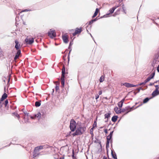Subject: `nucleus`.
<instances>
[{
	"instance_id": "17",
	"label": "nucleus",
	"mask_w": 159,
	"mask_h": 159,
	"mask_svg": "<svg viewBox=\"0 0 159 159\" xmlns=\"http://www.w3.org/2000/svg\"><path fill=\"white\" fill-rule=\"evenodd\" d=\"M12 115L13 116H16L17 118H18L19 120L20 117V116L17 113L13 112L12 113Z\"/></svg>"
},
{
	"instance_id": "43",
	"label": "nucleus",
	"mask_w": 159,
	"mask_h": 159,
	"mask_svg": "<svg viewBox=\"0 0 159 159\" xmlns=\"http://www.w3.org/2000/svg\"><path fill=\"white\" fill-rule=\"evenodd\" d=\"M157 71L159 72V65H158L157 67Z\"/></svg>"
},
{
	"instance_id": "16",
	"label": "nucleus",
	"mask_w": 159,
	"mask_h": 159,
	"mask_svg": "<svg viewBox=\"0 0 159 159\" xmlns=\"http://www.w3.org/2000/svg\"><path fill=\"white\" fill-rule=\"evenodd\" d=\"M99 11V9L98 8H96V9L94 13V14L93 16H92V18H93L95 17H96L98 15V14Z\"/></svg>"
},
{
	"instance_id": "58",
	"label": "nucleus",
	"mask_w": 159,
	"mask_h": 159,
	"mask_svg": "<svg viewBox=\"0 0 159 159\" xmlns=\"http://www.w3.org/2000/svg\"><path fill=\"white\" fill-rule=\"evenodd\" d=\"M4 82H5V80H4Z\"/></svg>"
},
{
	"instance_id": "19",
	"label": "nucleus",
	"mask_w": 159,
	"mask_h": 159,
	"mask_svg": "<svg viewBox=\"0 0 159 159\" xmlns=\"http://www.w3.org/2000/svg\"><path fill=\"white\" fill-rule=\"evenodd\" d=\"M111 153L112 158L114 159H117L116 155V153L115 152L113 153L112 151H111Z\"/></svg>"
},
{
	"instance_id": "52",
	"label": "nucleus",
	"mask_w": 159,
	"mask_h": 159,
	"mask_svg": "<svg viewBox=\"0 0 159 159\" xmlns=\"http://www.w3.org/2000/svg\"><path fill=\"white\" fill-rule=\"evenodd\" d=\"M125 98H124L122 100V101L123 102H124V101H125Z\"/></svg>"
},
{
	"instance_id": "23",
	"label": "nucleus",
	"mask_w": 159,
	"mask_h": 159,
	"mask_svg": "<svg viewBox=\"0 0 159 159\" xmlns=\"http://www.w3.org/2000/svg\"><path fill=\"white\" fill-rule=\"evenodd\" d=\"M115 8L113 7L111 9L109 10V12H110L109 14H112L113 13L115 10Z\"/></svg>"
},
{
	"instance_id": "8",
	"label": "nucleus",
	"mask_w": 159,
	"mask_h": 159,
	"mask_svg": "<svg viewBox=\"0 0 159 159\" xmlns=\"http://www.w3.org/2000/svg\"><path fill=\"white\" fill-rule=\"evenodd\" d=\"M69 36L67 33L64 34L62 35V39L63 42L65 43H67L69 42Z\"/></svg>"
},
{
	"instance_id": "33",
	"label": "nucleus",
	"mask_w": 159,
	"mask_h": 159,
	"mask_svg": "<svg viewBox=\"0 0 159 159\" xmlns=\"http://www.w3.org/2000/svg\"><path fill=\"white\" fill-rule=\"evenodd\" d=\"M94 21H95L94 20H91V21H90L89 22V25H90L92 24L93 23V22Z\"/></svg>"
},
{
	"instance_id": "34",
	"label": "nucleus",
	"mask_w": 159,
	"mask_h": 159,
	"mask_svg": "<svg viewBox=\"0 0 159 159\" xmlns=\"http://www.w3.org/2000/svg\"><path fill=\"white\" fill-rule=\"evenodd\" d=\"M146 83L145 82V81H144L143 82H142V83H140L139 85H144L146 84Z\"/></svg>"
},
{
	"instance_id": "1",
	"label": "nucleus",
	"mask_w": 159,
	"mask_h": 159,
	"mask_svg": "<svg viewBox=\"0 0 159 159\" xmlns=\"http://www.w3.org/2000/svg\"><path fill=\"white\" fill-rule=\"evenodd\" d=\"M86 130V128L80 122L77 123V127L75 129V132L72 134V135L74 136L76 135H81L83 134Z\"/></svg>"
},
{
	"instance_id": "9",
	"label": "nucleus",
	"mask_w": 159,
	"mask_h": 159,
	"mask_svg": "<svg viewBox=\"0 0 159 159\" xmlns=\"http://www.w3.org/2000/svg\"><path fill=\"white\" fill-rule=\"evenodd\" d=\"M48 35L50 38H53L56 36V33L54 30H50L48 33Z\"/></svg>"
},
{
	"instance_id": "46",
	"label": "nucleus",
	"mask_w": 159,
	"mask_h": 159,
	"mask_svg": "<svg viewBox=\"0 0 159 159\" xmlns=\"http://www.w3.org/2000/svg\"><path fill=\"white\" fill-rule=\"evenodd\" d=\"M72 157L73 158H75V156H74V151L73 152V155H72Z\"/></svg>"
},
{
	"instance_id": "4",
	"label": "nucleus",
	"mask_w": 159,
	"mask_h": 159,
	"mask_svg": "<svg viewBox=\"0 0 159 159\" xmlns=\"http://www.w3.org/2000/svg\"><path fill=\"white\" fill-rule=\"evenodd\" d=\"M155 83L156 84L155 85L156 89L152 94L153 97H155L159 94V80L156 81Z\"/></svg>"
},
{
	"instance_id": "57",
	"label": "nucleus",
	"mask_w": 159,
	"mask_h": 159,
	"mask_svg": "<svg viewBox=\"0 0 159 159\" xmlns=\"http://www.w3.org/2000/svg\"><path fill=\"white\" fill-rule=\"evenodd\" d=\"M75 37H74V38H73V39H75Z\"/></svg>"
},
{
	"instance_id": "50",
	"label": "nucleus",
	"mask_w": 159,
	"mask_h": 159,
	"mask_svg": "<svg viewBox=\"0 0 159 159\" xmlns=\"http://www.w3.org/2000/svg\"><path fill=\"white\" fill-rule=\"evenodd\" d=\"M120 102L121 103H122L123 104V103H124V102H123L122 100H121Z\"/></svg>"
},
{
	"instance_id": "29",
	"label": "nucleus",
	"mask_w": 159,
	"mask_h": 159,
	"mask_svg": "<svg viewBox=\"0 0 159 159\" xmlns=\"http://www.w3.org/2000/svg\"><path fill=\"white\" fill-rule=\"evenodd\" d=\"M152 79L150 76H149L145 81L146 83Z\"/></svg>"
},
{
	"instance_id": "21",
	"label": "nucleus",
	"mask_w": 159,
	"mask_h": 159,
	"mask_svg": "<svg viewBox=\"0 0 159 159\" xmlns=\"http://www.w3.org/2000/svg\"><path fill=\"white\" fill-rule=\"evenodd\" d=\"M105 76L104 75H102L99 79V81L100 83L102 82L104 80Z\"/></svg>"
},
{
	"instance_id": "3",
	"label": "nucleus",
	"mask_w": 159,
	"mask_h": 159,
	"mask_svg": "<svg viewBox=\"0 0 159 159\" xmlns=\"http://www.w3.org/2000/svg\"><path fill=\"white\" fill-rule=\"evenodd\" d=\"M62 75L61 78V83L62 87H64L65 83V68L64 65H63V67L62 69Z\"/></svg>"
},
{
	"instance_id": "10",
	"label": "nucleus",
	"mask_w": 159,
	"mask_h": 159,
	"mask_svg": "<svg viewBox=\"0 0 159 159\" xmlns=\"http://www.w3.org/2000/svg\"><path fill=\"white\" fill-rule=\"evenodd\" d=\"M34 40L33 38L30 39L26 38L25 40V43L27 44H31L34 42Z\"/></svg>"
},
{
	"instance_id": "47",
	"label": "nucleus",
	"mask_w": 159,
	"mask_h": 159,
	"mask_svg": "<svg viewBox=\"0 0 159 159\" xmlns=\"http://www.w3.org/2000/svg\"><path fill=\"white\" fill-rule=\"evenodd\" d=\"M98 17H96L95 19H93V20H95V21L97 20H98Z\"/></svg>"
},
{
	"instance_id": "38",
	"label": "nucleus",
	"mask_w": 159,
	"mask_h": 159,
	"mask_svg": "<svg viewBox=\"0 0 159 159\" xmlns=\"http://www.w3.org/2000/svg\"><path fill=\"white\" fill-rule=\"evenodd\" d=\"M99 97V95L98 94H96L95 95V99H97Z\"/></svg>"
},
{
	"instance_id": "26",
	"label": "nucleus",
	"mask_w": 159,
	"mask_h": 159,
	"mask_svg": "<svg viewBox=\"0 0 159 159\" xmlns=\"http://www.w3.org/2000/svg\"><path fill=\"white\" fill-rule=\"evenodd\" d=\"M110 114L109 113H107L105 115V118H108L110 117Z\"/></svg>"
},
{
	"instance_id": "27",
	"label": "nucleus",
	"mask_w": 159,
	"mask_h": 159,
	"mask_svg": "<svg viewBox=\"0 0 159 159\" xmlns=\"http://www.w3.org/2000/svg\"><path fill=\"white\" fill-rule=\"evenodd\" d=\"M149 100V99L148 98H146L145 99H144L143 101V103H146Z\"/></svg>"
},
{
	"instance_id": "28",
	"label": "nucleus",
	"mask_w": 159,
	"mask_h": 159,
	"mask_svg": "<svg viewBox=\"0 0 159 159\" xmlns=\"http://www.w3.org/2000/svg\"><path fill=\"white\" fill-rule=\"evenodd\" d=\"M155 75V72H153L151 73L150 75L149 76H150L151 79H152L153 78L154 75Z\"/></svg>"
},
{
	"instance_id": "22",
	"label": "nucleus",
	"mask_w": 159,
	"mask_h": 159,
	"mask_svg": "<svg viewBox=\"0 0 159 159\" xmlns=\"http://www.w3.org/2000/svg\"><path fill=\"white\" fill-rule=\"evenodd\" d=\"M35 105L36 107H39L40 106L41 103L39 102L36 101L35 102Z\"/></svg>"
},
{
	"instance_id": "24",
	"label": "nucleus",
	"mask_w": 159,
	"mask_h": 159,
	"mask_svg": "<svg viewBox=\"0 0 159 159\" xmlns=\"http://www.w3.org/2000/svg\"><path fill=\"white\" fill-rule=\"evenodd\" d=\"M35 117L39 118L41 116V114L40 112L38 113L37 114L35 115Z\"/></svg>"
},
{
	"instance_id": "25",
	"label": "nucleus",
	"mask_w": 159,
	"mask_h": 159,
	"mask_svg": "<svg viewBox=\"0 0 159 159\" xmlns=\"http://www.w3.org/2000/svg\"><path fill=\"white\" fill-rule=\"evenodd\" d=\"M55 83L57 84L55 89L57 91V90H58L59 89V86L58 85H57V84H58V85H59V82L57 81H56L55 82Z\"/></svg>"
},
{
	"instance_id": "53",
	"label": "nucleus",
	"mask_w": 159,
	"mask_h": 159,
	"mask_svg": "<svg viewBox=\"0 0 159 159\" xmlns=\"http://www.w3.org/2000/svg\"><path fill=\"white\" fill-rule=\"evenodd\" d=\"M69 55L68 56V61H69Z\"/></svg>"
},
{
	"instance_id": "44",
	"label": "nucleus",
	"mask_w": 159,
	"mask_h": 159,
	"mask_svg": "<svg viewBox=\"0 0 159 159\" xmlns=\"http://www.w3.org/2000/svg\"><path fill=\"white\" fill-rule=\"evenodd\" d=\"M102 91H99L98 92V94H99L98 95H100L102 94Z\"/></svg>"
},
{
	"instance_id": "14",
	"label": "nucleus",
	"mask_w": 159,
	"mask_h": 159,
	"mask_svg": "<svg viewBox=\"0 0 159 159\" xmlns=\"http://www.w3.org/2000/svg\"><path fill=\"white\" fill-rule=\"evenodd\" d=\"M114 111L117 114H119L121 113V109L117 107H116L114 108Z\"/></svg>"
},
{
	"instance_id": "31",
	"label": "nucleus",
	"mask_w": 159,
	"mask_h": 159,
	"mask_svg": "<svg viewBox=\"0 0 159 159\" xmlns=\"http://www.w3.org/2000/svg\"><path fill=\"white\" fill-rule=\"evenodd\" d=\"M109 140H107V142H106V147H109Z\"/></svg>"
},
{
	"instance_id": "39",
	"label": "nucleus",
	"mask_w": 159,
	"mask_h": 159,
	"mask_svg": "<svg viewBox=\"0 0 159 159\" xmlns=\"http://www.w3.org/2000/svg\"><path fill=\"white\" fill-rule=\"evenodd\" d=\"M30 117L32 119H35L36 117H35V116L34 115V116H30Z\"/></svg>"
},
{
	"instance_id": "42",
	"label": "nucleus",
	"mask_w": 159,
	"mask_h": 159,
	"mask_svg": "<svg viewBox=\"0 0 159 159\" xmlns=\"http://www.w3.org/2000/svg\"><path fill=\"white\" fill-rule=\"evenodd\" d=\"M93 129H92V130H91V129H90V133L92 134H93Z\"/></svg>"
},
{
	"instance_id": "20",
	"label": "nucleus",
	"mask_w": 159,
	"mask_h": 159,
	"mask_svg": "<svg viewBox=\"0 0 159 159\" xmlns=\"http://www.w3.org/2000/svg\"><path fill=\"white\" fill-rule=\"evenodd\" d=\"M97 120V118L96 119V120H95L94 121V124L93 125V127L91 128V130L93 129L95 127L97 126V122L96 120Z\"/></svg>"
},
{
	"instance_id": "32",
	"label": "nucleus",
	"mask_w": 159,
	"mask_h": 159,
	"mask_svg": "<svg viewBox=\"0 0 159 159\" xmlns=\"http://www.w3.org/2000/svg\"><path fill=\"white\" fill-rule=\"evenodd\" d=\"M8 102V101L7 99L5 101L4 103L5 107H6L7 106Z\"/></svg>"
},
{
	"instance_id": "40",
	"label": "nucleus",
	"mask_w": 159,
	"mask_h": 159,
	"mask_svg": "<svg viewBox=\"0 0 159 159\" xmlns=\"http://www.w3.org/2000/svg\"><path fill=\"white\" fill-rule=\"evenodd\" d=\"M66 57V55H65L63 56V58L64 61L65 60V58Z\"/></svg>"
},
{
	"instance_id": "30",
	"label": "nucleus",
	"mask_w": 159,
	"mask_h": 159,
	"mask_svg": "<svg viewBox=\"0 0 159 159\" xmlns=\"http://www.w3.org/2000/svg\"><path fill=\"white\" fill-rule=\"evenodd\" d=\"M123 104L122 103H121L120 102H119L118 103V106L120 107V108H121L122 107V106H123Z\"/></svg>"
},
{
	"instance_id": "49",
	"label": "nucleus",
	"mask_w": 159,
	"mask_h": 159,
	"mask_svg": "<svg viewBox=\"0 0 159 159\" xmlns=\"http://www.w3.org/2000/svg\"><path fill=\"white\" fill-rule=\"evenodd\" d=\"M103 159H107V157L105 156H104L103 157Z\"/></svg>"
},
{
	"instance_id": "12",
	"label": "nucleus",
	"mask_w": 159,
	"mask_h": 159,
	"mask_svg": "<svg viewBox=\"0 0 159 159\" xmlns=\"http://www.w3.org/2000/svg\"><path fill=\"white\" fill-rule=\"evenodd\" d=\"M123 85L125 86L128 88H131L136 86V85H134L133 84H131L127 83H125L123 84Z\"/></svg>"
},
{
	"instance_id": "15",
	"label": "nucleus",
	"mask_w": 159,
	"mask_h": 159,
	"mask_svg": "<svg viewBox=\"0 0 159 159\" xmlns=\"http://www.w3.org/2000/svg\"><path fill=\"white\" fill-rule=\"evenodd\" d=\"M7 97V95L6 93H4V94L2 96L1 98V101H2L4 99H6Z\"/></svg>"
},
{
	"instance_id": "7",
	"label": "nucleus",
	"mask_w": 159,
	"mask_h": 159,
	"mask_svg": "<svg viewBox=\"0 0 159 159\" xmlns=\"http://www.w3.org/2000/svg\"><path fill=\"white\" fill-rule=\"evenodd\" d=\"M133 110L132 107L127 106L124 108L121 109V112H125V114H126Z\"/></svg>"
},
{
	"instance_id": "11",
	"label": "nucleus",
	"mask_w": 159,
	"mask_h": 159,
	"mask_svg": "<svg viewBox=\"0 0 159 159\" xmlns=\"http://www.w3.org/2000/svg\"><path fill=\"white\" fill-rule=\"evenodd\" d=\"M16 45L15 46V48L17 50H19L20 49V45L19 43V42L17 40H16L15 41Z\"/></svg>"
},
{
	"instance_id": "45",
	"label": "nucleus",
	"mask_w": 159,
	"mask_h": 159,
	"mask_svg": "<svg viewBox=\"0 0 159 159\" xmlns=\"http://www.w3.org/2000/svg\"><path fill=\"white\" fill-rule=\"evenodd\" d=\"M119 6H115L114 7H113L115 8V10Z\"/></svg>"
},
{
	"instance_id": "48",
	"label": "nucleus",
	"mask_w": 159,
	"mask_h": 159,
	"mask_svg": "<svg viewBox=\"0 0 159 159\" xmlns=\"http://www.w3.org/2000/svg\"><path fill=\"white\" fill-rule=\"evenodd\" d=\"M60 159H64V157H60Z\"/></svg>"
},
{
	"instance_id": "5",
	"label": "nucleus",
	"mask_w": 159,
	"mask_h": 159,
	"mask_svg": "<svg viewBox=\"0 0 159 159\" xmlns=\"http://www.w3.org/2000/svg\"><path fill=\"white\" fill-rule=\"evenodd\" d=\"M77 127V124L74 119H71L70 121V128L71 130L74 132Z\"/></svg>"
},
{
	"instance_id": "6",
	"label": "nucleus",
	"mask_w": 159,
	"mask_h": 159,
	"mask_svg": "<svg viewBox=\"0 0 159 159\" xmlns=\"http://www.w3.org/2000/svg\"><path fill=\"white\" fill-rule=\"evenodd\" d=\"M46 147L45 145H42L39 146H37L35 147L34 149V150L33 152V156L35 157L36 156V153L37 152H38L40 150L42 149L43 148H46Z\"/></svg>"
},
{
	"instance_id": "2",
	"label": "nucleus",
	"mask_w": 159,
	"mask_h": 159,
	"mask_svg": "<svg viewBox=\"0 0 159 159\" xmlns=\"http://www.w3.org/2000/svg\"><path fill=\"white\" fill-rule=\"evenodd\" d=\"M82 27L80 28H75V30H70V31L71 33L70 34H72L73 36H75L76 35H79L82 31ZM70 36H71V34H70Z\"/></svg>"
},
{
	"instance_id": "36",
	"label": "nucleus",
	"mask_w": 159,
	"mask_h": 159,
	"mask_svg": "<svg viewBox=\"0 0 159 159\" xmlns=\"http://www.w3.org/2000/svg\"><path fill=\"white\" fill-rule=\"evenodd\" d=\"M113 131H111L110 134L109 135V136H110L112 138V135H113Z\"/></svg>"
},
{
	"instance_id": "13",
	"label": "nucleus",
	"mask_w": 159,
	"mask_h": 159,
	"mask_svg": "<svg viewBox=\"0 0 159 159\" xmlns=\"http://www.w3.org/2000/svg\"><path fill=\"white\" fill-rule=\"evenodd\" d=\"M21 54V51L20 50H17V52L16 54V55L14 58V60H16L20 56Z\"/></svg>"
},
{
	"instance_id": "41",
	"label": "nucleus",
	"mask_w": 159,
	"mask_h": 159,
	"mask_svg": "<svg viewBox=\"0 0 159 159\" xmlns=\"http://www.w3.org/2000/svg\"><path fill=\"white\" fill-rule=\"evenodd\" d=\"M104 132L106 134H107V129H105L104 130Z\"/></svg>"
},
{
	"instance_id": "54",
	"label": "nucleus",
	"mask_w": 159,
	"mask_h": 159,
	"mask_svg": "<svg viewBox=\"0 0 159 159\" xmlns=\"http://www.w3.org/2000/svg\"><path fill=\"white\" fill-rule=\"evenodd\" d=\"M152 84L151 83H150V85H152L153 84Z\"/></svg>"
},
{
	"instance_id": "37",
	"label": "nucleus",
	"mask_w": 159,
	"mask_h": 159,
	"mask_svg": "<svg viewBox=\"0 0 159 159\" xmlns=\"http://www.w3.org/2000/svg\"><path fill=\"white\" fill-rule=\"evenodd\" d=\"M28 11V10L27 9H25V10H23V11H21L20 13H21L23 12H25V11Z\"/></svg>"
},
{
	"instance_id": "35",
	"label": "nucleus",
	"mask_w": 159,
	"mask_h": 159,
	"mask_svg": "<svg viewBox=\"0 0 159 159\" xmlns=\"http://www.w3.org/2000/svg\"><path fill=\"white\" fill-rule=\"evenodd\" d=\"M111 137L110 136L108 135L107 137V140H110V139H111Z\"/></svg>"
},
{
	"instance_id": "51",
	"label": "nucleus",
	"mask_w": 159,
	"mask_h": 159,
	"mask_svg": "<svg viewBox=\"0 0 159 159\" xmlns=\"http://www.w3.org/2000/svg\"><path fill=\"white\" fill-rule=\"evenodd\" d=\"M118 11H117L115 12V13L114 14H115V15H117V14H118L117 13Z\"/></svg>"
},
{
	"instance_id": "18",
	"label": "nucleus",
	"mask_w": 159,
	"mask_h": 159,
	"mask_svg": "<svg viewBox=\"0 0 159 159\" xmlns=\"http://www.w3.org/2000/svg\"><path fill=\"white\" fill-rule=\"evenodd\" d=\"M117 116H113L111 120L113 122H115L117 120Z\"/></svg>"
},
{
	"instance_id": "56",
	"label": "nucleus",
	"mask_w": 159,
	"mask_h": 159,
	"mask_svg": "<svg viewBox=\"0 0 159 159\" xmlns=\"http://www.w3.org/2000/svg\"><path fill=\"white\" fill-rule=\"evenodd\" d=\"M4 89H5V87L4 88Z\"/></svg>"
},
{
	"instance_id": "55",
	"label": "nucleus",
	"mask_w": 159,
	"mask_h": 159,
	"mask_svg": "<svg viewBox=\"0 0 159 159\" xmlns=\"http://www.w3.org/2000/svg\"><path fill=\"white\" fill-rule=\"evenodd\" d=\"M8 82H9V80H10V79H9V78H8Z\"/></svg>"
}]
</instances>
